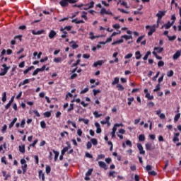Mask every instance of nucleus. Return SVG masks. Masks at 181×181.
<instances>
[{"mask_svg":"<svg viewBox=\"0 0 181 181\" xmlns=\"http://www.w3.org/2000/svg\"><path fill=\"white\" fill-rule=\"evenodd\" d=\"M25 124H26V122L25 120V119H22L21 123L20 124V127H21V128H25Z\"/></svg>","mask_w":181,"mask_h":181,"instance_id":"obj_58","label":"nucleus"},{"mask_svg":"<svg viewBox=\"0 0 181 181\" xmlns=\"http://www.w3.org/2000/svg\"><path fill=\"white\" fill-rule=\"evenodd\" d=\"M62 60V57H56L54 59V63H60Z\"/></svg>","mask_w":181,"mask_h":181,"instance_id":"obj_34","label":"nucleus"},{"mask_svg":"<svg viewBox=\"0 0 181 181\" xmlns=\"http://www.w3.org/2000/svg\"><path fill=\"white\" fill-rule=\"evenodd\" d=\"M89 39H90L91 40H94V39H96V37H98V36H97V37H95V36H94V33H93V32H90V33H89Z\"/></svg>","mask_w":181,"mask_h":181,"instance_id":"obj_29","label":"nucleus"},{"mask_svg":"<svg viewBox=\"0 0 181 181\" xmlns=\"http://www.w3.org/2000/svg\"><path fill=\"white\" fill-rule=\"evenodd\" d=\"M17 121H18V118H16V117H15V118L13 119V121L10 123V124H9V126H8V127H9L10 129L13 127V125H15V123H16Z\"/></svg>","mask_w":181,"mask_h":181,"instance_id":"obj_17","label":"nucleus"},{"mask_svg":"<svg viewBox=\"0 0 181 181\" xmlns=\"http://www.w3.org/2000/svg\"><path fill=\"white\" fill-rule=\"evenodd\" d=\"M135 55H136V60H139V59L142 57V54H141V52L139 51L136 52Z\"/></svg>","mask_w":181,"mask_h":181,"instance_id":"obj_25","label":"nucleus"},{"mask_svg":"<svg viewBox=\"0 0 181 181\" xmlns=\"http://www.w3.org/2000/svg\"><path fill=\"white\" fill-rule=\"evenodd\" d=\"M146 98H148V100H153V95H151V93H146Z\"/></svg>","mask_w":181,"mask_h":181,"instance_id":"obj_47","label":"nucleus"},{"mask_svg":"<svg viewBox=\"0 0 181 181\" xmlns=\"http://www.w3.org/2000/svg\"><path fill=\"white\" fill-rule=\"evenodd\" d=\"M100 13L102 16H104V15H106L107 13V9L104 8H101Z\"/></svg>","mask_w":181,"mask_h":181,"instance_id":"obj_33","label":"nucleus"},{"mask_svg":"<svg viewBox=\"0 0 181 181\" xmlns=\"http://www.w3.org/2000/svg\"><path fill=\"white\" fill-rule=\"evenodd\" d=\"M147 107L148 108H152V107H155V103L153 102L147 103Z\"/></svg>","mask_w":181,"mask_h":181,"instance_id":"obj_39","label":"nucleus"},{"mask_svg":"<svg viewBox=\"0 0 181 181\" xmlns=\"http://www.w3.org/2000/svg\"><path fill=\"white\" fill-rule=\"evenodd\" d=\"M76 2H77L76 0H61L59 5H61L62 8H66L69 6V4H76Z\"/></svg>","mask_w":181,"mask_h":181,"instance_id":"obj_1","label":"nucleus"},{"mask_svg":"<svg viewBox=\"0 0 181 181\" xmlns=\"http://www.w3.org/2000/svg\"><path fill=\"white\" fill-rule=\"evenodd\" d=\"M104 64L103 60H98L93 64V67H98V66H103Z\"/></svg>","mask_w":181,"mask_h":181,"instance_id":"obj_11","label":"nucleus"},{"mask_svg":"<svg viewBox=\"0 0 181 181\" xmlns=\"http://www.w3.org/2000/svg\"><path fill=\"white\" fill-rule=\"evenodd\" d=\"M91 173H93V169H89L86 173V176H91Z\"/></svg>","mask_w":181,"mask_h":181,"instance_id":"obj_61","label":"nucleus"},{"mask_svg":"<svg viewBox=\"0 0 181 181\" xmlns=\"http://www.w3.org/2000/svg\"><path fill=\"white\" fill-rule=\"evenodd\" d=\"M19 151L21 153H25V144L18 146Z\"/></svg>","mask_w":181,"mask_h":181,"instance_id":"obj_21","label":"nucleus"},{"mask_svg":"<svg viewBox=\"0 0 181 181\" xmlns=\"http://www.w3.org/2000/svg\"><path fill=\"white\" fill-rule=\"evenodd\" d=\"M146 151H152V143L146 144Z\"/></svg>","mask_w":181,"mask_h":181,"instance_id":"obj_19","label":"nucleus"},{"mask_svg":"<svg viewBox=\"0 0 181 181\" xmlns=\"http://www.w3.org/2000/svg\"><path fill=\"white\" fill-rule=\"evenodd\" d=\"M40 71V70L39 69V68H37L33 73V76H36L37 75V74Z\"/></svg>","mask_w":181,"mask_h":181,"instance_id":"obj_63","label":"nucleus"},{"mask_svg":"<svg viewBox=\"0 0 181 181\" xmlns=\"http://www.w3.org/2000/svg\"><path fill=\"white\" fill-rule=\"evenodd\" d=\"M93 115H94L95 118H100V117H101L103 115L98 114V112L95 111L93 112Z\"/></svg>","mask_w":181,"mask_h":181,"instance_id":"obj_43","label":"nucleus"},{"mask_svg":"<svg viewBox=\"0 0 181 181\" xmlns=\"http://www.w3.org/2000/svg\"><path fill=\"white\" fill-rule=\"evenodd\" d=\"M88 88H85L83 90H82L81 92H80V94H86V93H87L88 91Z\"/></svg>","mask_w":181,"mask_h":181,"instance_id":"obj_62","label":"nucleus"},{"mask_svg":"<svg viewBox=\"0 0 181 181\" xmlns=\"http://www.w3.org/2000/svg\"><path fill=\"white\" fill-rule=\"evenodd\" d=\"M168 40H170V42H172L173 40H176V35H173V36L168 35Z\"/></svg>","mask_w":181,"mask_h":181,"instance_id":"obj_38","label":"nucleus"},{"mask_svg":"<svg viewBox=\"0 0 181 181\" xmlns=\"http://www.w3.org/2000/svg\"><path fill=\"white\" fill-rule=\"evenodd\" d=\"M38 177H39V179H42V181H45V173L42 170H39Z\"/></svg>","mask_w":181,"mask_h":181,"instance_id":"obj_10","label":"nucleus"},{"mask_svg":"<svg viewBox=\"0 0 181 181\" xmlns=\"http://www.w3.org/2000/svg\"><path fill=\"white\" fill-rule=\"evenodd\" d=\"M74 110V105L73 103L70 104L69 108H68L67 112H70V111H73Z\"/></svg>","mask_w":181,"mask_h":181,"instance_id":"obj_46","label":"nucleus"},{"mask_svg":"<svg viewBox=\"0 0 181 181\" xmlns=\"http://www.w3.org/2000/svg\"><path fill=\"white\" fill-rule=\"evenodd\" d=\"M1 100L3 101V103H5V101H6V92L3 93Z\"/></svg>","mask_w":181,"mask_h":181,"instance_id":"obj_40","label":"nucleus"},{"mask_svg":"<svg viewBox=\"0 0 181 181\" xmlns=\"http://www.w3.org/2000/svg\"><path fill=\"white\" fill-rule=\"evenodd\" d=\"M115 177V171H110L108 174V177Z\"/></svg>","mask_w":181,"mask_h":181,"instance_id":"obj_41","label":"nucleus"},{"mask_svg":"<svg viewBox=\"0 0 181 181\" xmlns=\"http://www.w3.org/2000/svg\"><path fill=\"white\" fill-rule=\"evenodd\" d=\"M154 52H156L157 54L162 53L163 52V47H155Z\"/></svg>","mask_w":181,"mask_h":181,"instance_id":"obj_15","label":"nucleus"},{"mask_svg":"<svg viewBox=\"0 0 181 181\" xmlns=\"http://www.w3.org/2000/svg\"><path fill=\"white\" fill-rule=\"evenodd\" d=\"M158 67H163V66H165V62H163V61H160L158 63Z\"/></svg>","mask_w":181,"mask_h":181,"instance_id":"obj_60","label":"nucleus"},{"mask_svg":"<svg viewBox=\"0 0 181 181\" xmlns=\"http://www.w3.org/2000/svg\"><path fill=\"white\" fill-rule=\"evenodd\" d=\"M72 23H76V24H78V23H84V21L83 20H77V19H73L71 21Z\"/></svg>","mask_w":181,"mask_h":181,"instance_id":"obj_23","label":"nucleus"},{"mask_svg":"<svg viewBox=\"0 0 181 181\" xmlns=\"http://www.w3.org/2000/svg\"><path fill=\"white\" fill-rule=\"evenodd\" d=\"M153 54L155 56V57H156V59H157V60H162V57H160L159 55H158L156 52L153 51Z\"/></svg>","mask_w":181,"mask_h":181,"instance_id":"obj_31","label":"nucleus"},{"mask_svg":"<svg viewBox=\"0 0 181 181\" xmlns=\"http://www.w3.org/2000/svg\"><path fill=\"white\" fill-rule=\"evenodd\" d=\"M173 23H175V21H172L171 23L170 21H168L161 27V29H163V28H165V29H170V28H172L173 25Z\"/></svg>","mask_w":181,"mask_h":181,"instance_id":"obj_5","label":"nucleus"},{"mask_svg":"<svg viewBox=\"0 0 181 181\" xmlns=\"http://www.w3.org/2000/svg\"><path fill=\"white\" fill-rule=\"evenodd\" d=\"M57 33L56 31L52 30L49 33V39H53L54 36H56Z\"/></svg>","mask_w":181,"mask_h":181,"instance_id":"obj_16","label":"nucleus"},{"mask_svg":"<svg viewBox=\"0 0 181 181\" xmlns=\"http://www.w3.org/2000/svg\"><path fill=\"white\" fill-rule=\"evenodd\" d=\"M21 163L22 164L21 169L23 170V174L25 175L26 172H28V164L26 163V160H25V158H22L21 160Z\"/></svg>","mask_w":181,"mask_h":181,"instance_id":"obj_2","label":"nucleus"},{"mask_svg":"<svg viewBox=\"0 0 181 181\" xmlns=\"http://www.w3.org/2000/svg\"><path fill=\"white\" fill-rule=\"evenodd\" d=\"M104 158H105V156L103 154H100L98 156L97 158H96V161L100 160V159H104Z\"/></svg>","mask_w":181,"mask_h":181,"instance_id":"obj_44","label":"nucleus"},{"mask_svg":"<svg viewBox=\"0 0 181 181\" xmlns=\"http://www.w3.org/2000/svg\"><path fill=\"white\" fill-rule=\"evenodd\" d=\"M52 152L54 153V162H56L59 158V151H57L54 149L52 150Z\"/></svg>","mask_w":181,"mask_h":181,"instance_id":"obj_24","label":"nucleus"},{"mask_svg":"<svg viewBox=\"0 0 181 181\" xmlns=\"http://www.w3.org/2000/svg\"><path fill=\"white\" fill-rule=\"evenodd\" d=\"M44 32H45V30H38V31L33 30L32 33H33V35H42V33H43Z\"/></svg>","mask_w":181,"mask_h":181,"instance_id":"obj_22","label":"nucleus"},{"mask_svg":"<svg viewBox=\"0 0 181 181\" xmlns=\"http://www.w3.org/2000/svg\"><path fill=\"white\" fill-rule=\"evenodd\" d=\"M119 124H115L112 128V132H117V127H119Z\"/></svg>","mask_w":181,"mask_h":181,"instance_id":"obj_53","label":"nucleus"},{"mask_svg":"<svg viewBox=\"0 0 181 181\" xmlns=\"http://www.w3.org/2000/svg\"><path fill=\"white\" fill-rule=\"evenodd\" d=\"M118 62H119V59L118 58H116V59H115V60H110V61L109 62V63H110V64H114V63H118Z\"/></svg>","mask_w":181,"mask_h":181,"instance_id":"obj_52","label":"nucleus"},{"mask_svg":"<svg viewBox=\"0 0 181 181\" xmlns=\"http://www.w3.org/2000/svg\"><path fill=\"white\" fill-rule=\"evenodd\" d=\"M180 113H177V115H175V117H174V121L175 122H177V121H179V119L180 118Z\"/></svg>","mask_w":181,"mask_h":181,"instance_id":"obj_32","label":"nucleus"},{"mask_svg":"<svg viewBox=\"0 0 181 181\" xmlns=\"http://www.w3.org/2000/svg\"><path fill=\"white\" fill-rule=\"evenodd\" d=\"M146 170H147L148 173H149V172H151V170H152V165H147L146 166Z\"/></svg>","mask_w":181,"mask_h":181,"instance_id":"obj_45","label":"nucleus"},{"mask_svg":"<svg viewBox=\"0 0 181 181\" xmlns=\"http://www.w3.org/2000/svg\"><path fill=\"white\" fill-rule=\"evenodd\" d=\"M148 175H150L151 176H156V175H158V173L155 171H148Z\"/></svg>","mask_w":181,"mask_h":181,"instance_id":"obj_50","label":"nucleus"},{"mask_svg":"<svg viewBox=\"0 0 181 181\" xmlns=\"http://www.w3.org/2000/svg\"><path fill=\"white\" fill-rule=\"evenodd\" d=\"M116 87L119 91H124V90H125V88H124L121 84H117Z\"/></svg>","mask_w":181,"mask_h":181,"instance_id":"obj_27","label":"nucleus"},{"mask_svg":"<svg viewBox=\"0 0 181 181\" xmlns=\"http://www.w3.org/2000/svg\"><path fill=\"white\" fill-rule=\"evenodd\" d=\"M52 170V168H50V165H46L45 172L47 175H49L50 173V171Z\"/></svg>","mask_w":181,"mask_h":181,"instance_id":"obj_36","label":"nucleus"},{"mask_svg":"<svg viewBox=\"0 0 181 181\" xmlns=\"http://www.w3.org/2000/svg\"><path fill=\"white\" fill-rule=\"evenodd\" d=\"M121 37L122 39H125V40H129V39H132V35H122Z\"/></svg>","mask_w":181,"mask_h":181,"instance_id":"obj_28","label":"nucleus"},{"mask_svg":"<svg viewBox=\"0 0 181 181\" xmlns=\"http://www.w3.org/2000/svg\"><path fill=\"white\" fill-rule=\"evenodd\" d=\"M159 74H160V71H158L157 74H156V76L154 77H153L152 78V81H156V78L158 77H159Z\"/></svg>","mask_w":181,"mask_h":181,"instance_id":"obj_51","label":"nucleus"},{"mask_svg":"<svg viewBox=\"0 0 181 181\" xmlns=\"http://www.w3.org/2000/svg\"><path fill=\"white\" fill-rule=\"evenodd\" d=\"M98 165L100 168H103V169H105V170H107V164H105L104 161H99Z\"/></svg>","mask_w":181,"mask_h":181,"instance_id":"obj_13","label":"nucleus"},{"mask_svg":"<svg viewBox=\"0 0 181 181\" xmlns=\"http://www.w3.org/2000/svg\"><path fill=\"white\" fill-rule=\"evenodd\" d=\"M43 115L44 118H50V117H52V112H44Z\"/></svg>","mask_w":181,"mask_h":181,"instance_id":"obj_18","label":"nucleus"},{"mask_svg":"<svg viewBox=\"0 0 181 181\" xmlns=\"http://www.w3.org/2000/svg\"><path fill=\"white\" fill-rule=\"evenodd\" d=\"M150 54H151V51H148L143 58L144 60H148V57H149Z\"/></svg>","mask_w":181,"mask_h":181,"instance_id":"obj_42","label":"nucleus"},{"mask_svg":"<svg viewBox=\"0 0 181 181\" xmlns=\"http://www.w3.org/2000/svg\"><path fill=\"white\" fill-rule=\"evenodd\" d=\"M38 141H39V140L35 139V140L33 142V144H30L29 146H33V148H35V146H36V144H37Z\"/></svg>","mask_w":181,"mask_h":181,"instance_id":"obj_55","label":"nucleus"},{"mask_svg":"<svg viewBox=\"0 0 181 181\" xmlns=\"http://www.w3.org/2000/svg\"><path fill=\"white\" fill-rule=\"evenodd\" d=\"M134 97L128 98H127V100H128L127 104H128V105H131L132 104V101H134Z\"/></svg>","mask_w":181,"mask_h":181,"instance_id":"obj_35","label":"nucleus"},{"mask_svg":"<svg viewBox=\"0 0 181 181\" xmlns=\"http://www.w3.org/2000/svg\"><path fill=\"white\" fill-rule=\"evenodd\" d=\"M137 148L139 151L140 155H145V151L144 150V147L142 146V144L138 143Z\"/></svg>","mask_w":181,"mask_h":181,"instance_id":"obj_6","label":"nucleus"},{"mask_svg":"<svg viewBox=\"0 0 181 181\" xmlns=\"http://www.w3.org/2000/svg\"><path fill=\"white\" fill-rule=\"evenodd\" d=\"M121 43H124V39H122V38L113 42L112 43V46H115V45H121Z\"/></svg>","mask_w":181,"mask_h":181,"instance_id":"obj_14","label":"nucleus"},{"mask_svg":"<svg viewBox=\"0 0 181 181\" xmlns=\"http://www.w3.org/2000/svg\"><path fill=\"white\" fill-rule=\"evenodd\" d=\"M165 15H166V11H159L158 12V13L156 14V16L158 18V20H157V28L158 26H159V22L162 19V18H163V16H165Z\"/></svg>","mask_w":181,"mask_h":181,"instance_id":"obj_3","label":"nucleus"},{"mask_svg":"<svg viewBox=\"0 0 181 181\" xmlns=\"http://www.w3.org/2000/svg\"><path fill=\"white\" fill-rule=\"evenodd\" d=\"M160 90V83H158L156 88L153 89L154 93H157V91H159Z\"/></svg>","mask_w":181,"mask_h":181,"instance_id":"obj_37","label":"nucleus"},{"mask_svg":"<svg viewBox=\"0 0 181 181\" xmlns=\"http://www.w3.org/2000/svg\"><path fill=\"white\" fill-rule=\"evenodd\" d=\"M90 141L93 144V145H94V146H95V145H97V144H98V141L95 139H91Z\"/></svg>","mask_w":181,"mask_h":181,"instance_id":"obj_57","label":"nucleus"},{"mask_svg":"<svg viewBox=\"0 0 181 181\" xmlns=\"http://www.w3.org/2000/svg\"><path fill=\"white\" fill-rule=\"evenodd\" d=\"M95 127H96V134H101V126L100 125V123L95 122Z\"/></svg>","mask_w":181,"mask_h":181,"instance_id":"obj_8","label":"nucleus"},{"mask_svg":"<svg viewBox=\"0 0 181 181\" xmlns=\"http://www.w3.org/2000/svg\"><path fill=\"white\" fill-rule=\"evenodd\" d=\"M80 59H78L76 61V63H74L72 65H71V67H76V66H78V64H80Z\"/></svg>","mask_w":181,"mask_h":181,"instance_id":"obj_59","label":"nucleus"},{"mask_svg":"<svg viewBox=\"0 0 181 181\" xmlns=\"http://www.w3.org/2000/svg\"><path fill=\"white\" fill-rule=\"evenodd\" d=\"M40 127H41V128L45 129V128H46V122L45 121H41L40 122Z\"/></svg>","mask_w":181,"mask_h":181,"instance_id":"obj_49","label":"nucleus"},{"mask_svg":"<svg viewBox=\"0 0 181 181\" xmlns=\"http://www.w3.org/2000/svg\"><path fill=\"white\" fill-rule=\"evenodd\" d=\"M139 141L140 142H144V141H145V135H144V134H140V135L139 136Z\"/></svg>","mask_w":181,"mask_h":181,"instance_id":"obj_30","label":"nucleus"},{"mask_svg":"<svg viewBox=\"0 0 181 181\" xmlns=\"http://www.w3.org/2000/svg\"><path fill=\"white\" fill-rule=\"evenodd\" d=\"M179 135H180V133H175L173 142H179Z\"/></svg>","mask_w":181,"mask_h":181,"instance_id":"obj_12","label":"nucleus"},{"mask_svg":"<svg viewBox=\"0 0 181 181\" xmlns=\"http://www.w3.org/2000/svg\"><path fill=\"white\" fill-rule=\"evenodd\" d=\"M174 74V72L173 70H170V71L167 72L168 77H172Z\"/></svg>","mask_w":181,"mask_h":181,"instance_id":"obj_56","label":"nucleus"},{"mask_svg":"<svg viewBox=\"0 0 181 181\" xmlns=\"http://www.w3.org/2000/svg\"><path fill=\"white\" fill-rule=\"evenodd\" d=\"M181 56V51L178 50L177 51L173 56V60H177L178 58H180Z\"/></svg>","mask_w":181,"mask_h":181,"instance_id":"obj_7","label":"nucleus"},{"mask_svg":"<svg viewBox=\"0 0 181 181\" xmlns=\"http://www.w3.org/2000/svg\"><path fill=\"white\" fill-rule=\"evenodd\" d=\"M126 145H128V146H129L130 148H132V141H131V140H127Z\"/></svg>","mask_w":181,"mask_h":181,"instance_id":"obj_54","label":"nucleus"},{"mask_svg":"<svg viewBox=\"0 0 181 181\" xmlns=\"http://www.w3.org/2000/svg\"><path fill=\"white\" fill-rule=\"evenodd\" d=\"M144 37H145V35H141L139 37L138 39L136 40V43H141V42L142 41V39H144Z\"/></svg>","mask_w":181,"mask_h":181,"instance_id":"obj_48","label":"nucleus"},{"mask_svg":"<svg viewBox=\"0 0 181 181\" xmlns=\"http://www.w3.org/2000/svg\"><path fill=\"white\" fill-rule=\"evenodd\" d=\"M67 151H69V148L66 146L62 150L61 153H62V155H64V153H66Z\"/></svg>","mask_w":181,"mask_h":181,"instance_id":"obj_64","label":"nucleus"},{"mask_svg":"<svg viewBox=\"0 0 181 181\" xmlns=\"http://www.w3.org/2000/svg\"><path fill=\"white\" fill-rule=\"evenodd\" d=\"M29 79H25L23 82H21L18 85V87H21V86H25V84L29 83Z\"/></svg>","mask_w":181,"mask_h":181,"instance_id":"obj_26","label":"nucleus"},{"mask_svg":"<svg viewBox=\"0 0 181 181\" xmlns=\"http://www.w3.org/2000/svg\"><path fill=\"white\" fill-rule=\"evenodd\" d=\"M2 67H4V69H1V71L0 72V76H5V74L8 73V71L9 70L10 66H7L6 64H4L2 65Z\"/></svg>","mask_w":181,"mask_h":181,"instance_id":"obj_4","label":"nucleus"},{"mask_svg":"<svg viewBox=\"0 0 181 181\" xmlns=\"http://www.w3.org/2000/svg\"><path fill=\"white\" fill-rule=\"evenodd\" d=\"M119 78L115 77L114 81L112 82V86H115V84L118 85L119 84Z\"/></svg>","mask_w":181,"mask_h":181,"instance_id":"obj_20","label":"nucleus"},{"mask_svg":"<svg viewBox=\"0 0 181 181\" xmlns=\"http://www.w3.org/2000/svg\"><path fill=\"white\" fill-rule=\"evenodd\" d=\"M155 32H156V29L155 28V25H153L148 31V36H152Z\"/></svg>","mask_w":181,"mask_h":181,"instance_id":"obj_9","label":"nucleus"}]
</instances>
